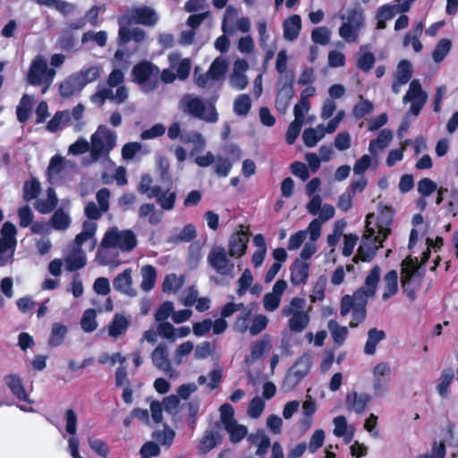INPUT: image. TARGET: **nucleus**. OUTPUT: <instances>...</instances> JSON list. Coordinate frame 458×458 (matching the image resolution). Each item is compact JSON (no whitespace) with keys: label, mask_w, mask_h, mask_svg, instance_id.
<instances>
[{"label":"nucleus","mask_w":458,"mask_h":458,"mask_svg":"<svg viewBox=\"0 0 458 458\" xmlns=\"http://www.w3.org/2000/svg\"><path fill=\"white\" fill-rule=\"evenodd\" d=\"M386 337V334L383 330H379L377 328H371L368 332V340L366 342L364 347V352L368 355H372L375 353L377 345L384 340Z\"/></svg>","instance_id":"09e8293b"},{"label":"nucleus","mask_w":458,"mask_h":458,"mask_svg":"<svg viewBox=\"0 0 458 458\" xmlns=\"http://www.w3.org/2000/svg\"><path fill=\"white\" fill-rule=\"evenodd\" d=\"M56 72L48 68L46 58L43 55H37L30 64L27 73V81L34 86H43L42 94H45L51 86Z\"/></svg>","instance_id":"6e6552de"},{"label":"nucleus","mask_w":458,"mask_h":458,"mask_svg":"<svg viewBox=\"0 0 458 458\" xmlns=\"http://www.w3.org/2000/svg\"><path fill=\"white\" fill-rule=\"evenodd\" d=\"M377 165V157H374L371 154L361 156L353 165V172L357 175H363L366 170L372 165Z\"/></svg>","instance_id":"13d9d810"},{"label":"nucleus","mask_w":458,"mask_h":458,"mask_svg":"<svg viewBox=\"0 0 458 458\" xmlns=\"http://www.w3.org/2000/svg\"><path fill=\"white\" fill-rule=\"evenodd\" d=\"M249 242V233L245 231H238L233 233L228 242V251L233 258H241L246 252Z\"/></svg>","instance_id":"cd10ccee"},{"label":"nucleus","mask_w":458,"mask_h":458,"mask_svg":"<svg viewBox=\"0 0 458 458\" xmlns=\"http://www.w3.org/2000/svg\"><path fill=\"white\" fill-rule=\"evenodd\" d=\"M320 235V225L318 222L312 220L309 224V241L304 243L300 257L297 259L307 262V260L318 251L317 241L319 239Z\"/></svg>","instance_id":"4be33fe9"},{"label":"nucleus","mask_w":458,"mask_h":458,"mask_svg":"<svg viewBox=\"0 0 458 458\" xmlns=\"http://www.w3.org/2000/svg\"><path fill=\"white\" fill-rule=\"evenodd\" d=\"M207 260L208 265L219 275L233 277L234 264L228 259L225 248L220 246L212 248Z\"/></svg>","instance_id":"f3484780"},{"label":"nucleus","mask_w":458,"mask_h":458,"mask_svg":"<svg viewBox=\"0 0 458 458\" xmlns=\"http://www.w3.org/2000/svg\"><path fill=\"white\" fill-rule=\"evenodd\" d=\"M221 436L214 428L207 429L201 437L198 449L201 454H206L221 442Z\"/></svg>","instance_id":"58836bf2"},{"label":"nucleus","mask_w":458,"mask_h":458,"mask_svg":"<svg viewBox=\"0 0 458 458\" xmlns=\"http://www.w3.org/2000/svg\"><path fill=\"white\" fill-rule=\"evenodd\" d=\"M342 25L339 28V36L347 43L358 41L360 33L365 25V16L360 9H352L347 14L341 16Z\"/></svg>","instance_id":"1a4fd4ad"},{"label":"nucleus","mask_w":458,"mask_h":458,"mask_svg":"<svg viewBox=\"0 0 458 458\" xmlns=\"http://www.w3.org/2000/svg\"><path fill=\"white\" fill-rule=\"evenodd\" d=\"M98 229V225L93 221H85L82 225V231L76 235L72 244L82 248L86 244V249L92 251L97 245V238L95 236Z\"/></svg>","instance_id":"5701e85b"},{"label":"nucleus","mask_w":458,"mask_h":458,"mask_svg":"<svg viewBox=\"0 0 458 458\" xmlns=\"http://www.w3.org/2000/svg\"><path fill=\"white\" fill-rule=\"evenodd\" d=\"M155 367L162 370L169 377H177L178 372L173 368L168 359V351L165 344H159L151 353Z\"/></svg>","instance_id":"aec40b11"},{"label":"nucleus","mask_w":458,"mask_h":458,"mask_svg":"<svg viewBox=\"0 0 458 458\" xmlns=\"http://www.w3.org/2000/svg\"><path fill=\"white\" fill-rule=\"evenodd\" d=\"M170 68L176 71V75L180 80H185L191 71V61L188 58L182 59L177 53H172L168 56Z\"/></svg>","instance_id":"f704fd0d"},{"label":"nucleus","mask_w":458,"mask_h":458,"mask_svg":"<svg viewBox=\"0 0 458 458\" xmlns=\"http://www.w3.org/2000/svg\"><path fill=\"white\" fill-rule=\"evenodd\" d=\"M57 204L56 194L52 188H48L47 191V198L40 199L36 202V208L42 214L50 213Z\"/></svg>","instance_id":"8fccbe9b"},{"label":"nucleus","mask_w":458,"mask_h":458,"mask_svg":"<svg viewBox=\"0 0 458 458\" xmlns=\"http://www.w3.org/2000/svg\"><path fill=\"white\" fill-rule=\"evenodd\" d=\"M414 0H396L394 5L385 4L381 6L377 13L378 30L386 28V21L392 19L395 14L407 12Z\"/></svg>","instance_id":"6ab92c4d"},{"label":"nucleus","mask_w":458,"mask_h":458,"mask_svg":"<svg viewBox=\"0 0 458 458\" xmlns=\"http://www.w3.org/2000/svg\"><path fill=\"white\" fill-rule=\"evenodd\" d=\"M17 229L10 222H5L0 230V266H5L13 257Z\"/></svg>","instance_id":"2eb2a0df"},{"label":"nucleus","mask_w":458,"mask_h":458,"mask_svg":"<svg viewBox=\"0 0 458 458\" xmlns=\"http://www.w3.org/2000/svg\"><path fill=\"white\" fill-rule=\"evenodd\" d=\"M227 68L228 62L226 58L223 56L216 57L209 67V75L218 83L224 78Z\"/></svg>","instance_id":"864d4df0"},{"label":"nucleus","mask_w":458,"mask_h":458,"mask_svg":"<svg viewBox=\"0 0 458 458\" xmlns=\"http://www.w3.org/2000/svg\"><path fill=\"white\" fill-rule=\"evenodd\" d=\"M324 124H318L315 128L305 129L302 140L306 147L312 148L325 137Z\"/></svg>","instance_id":"a18cd8bd"},{"label":"nucleus","mask_w":458,"mask_h":458,"mask_svg":"<svg viewBox=\"0 0 458 458\" xmlns=\"http://www.w3.org/2000/svg\"><path fill=\"white\" fill-rule=\"evenodd\" d=\"M280 88L278 89L276 99V107L278 112L285 113L292 98L293 97V76H285V81H280Z\"/></svg>","instance_id":"b1692460"},{"label":"nucleus","mask_w":458,"mask_h":458,"mask_svg":"<svg viewBox=\"0 0 458 458\" xmlns=\"http://www.w3.org/2000/svg\"><path fill=\"white\" fill-rule=\"evenodd\" d=\"M393 139V134L389 130H382L377 138L370 140L369 145V151L374 157H377L379 152L385 149Z\"/></svg>","instance_id":"a19ab883"},{"label":"nucleus","mask_w":458,"mask_h":458,"mask_svg":"<svg viewBox=\"0 0 458 458\" xmlns=\"http://www.w3.org/2000/svg\"><path fill=\"white\" fill-rule=\"evenodd\" d=\"M451 41L447 38L441 39L436 46L432 57L436 63L441 62L450 52Z\"/></svg>","instance_id":"774afa93"},{"label":"nucleus","mask_w":458,"mask_h":458,"mask_svg":"<svg viewBox=\"0 0 458 458\" xmlns=\"http://www.w3.org/2000/svg\"><path fill=\"white\" fill-rule=\"evenodd\" d=\"M251 106L250 98L247 94L238 96L233 101V111L237 115H246Z\"/></svg>","instance_id":"680f3d73"},{"label":"nucleus","mask_w":458,"mask_h":458,"mask_svg":"<svg viewBox=\"0 0 458 458\" xmlns=\"http://www.w3.org/2000/svg\"><path fill=\"white\" fill-rule=\"evenodd\" d=\"M370 399L371 397L369 394L352 392L346 395V405L349 410L360 414L367 409Z\"/></svg>","instance_id":"7c9ffc66"},{"label":"nucleus","mask_w":458,"mask_h":458,"mask_svg":"<svg viewBox=\"0 0 458 458\" xmlns=\"http://www.w3.org/2000/svg\"><path fill=\"white\" fill-rule=\"evenodd\" d=\"M184 283L183 276H176L175 274L167 275L163 282V292L165 293H175L181 289Z\"/></svg>","instance_id":"5fc2aeb1"},{"label":"nucleus","mask_w":458,"mask_h":458,"mask_svg":"<svg viewBox=\"0 0 458 458\" xmlns=\"http://www.w3.org/2000/svg\"><path fill=\"white\" fill-rule=\"evenodd\" d=\"M158 17L155 11L149 7H137L131 9L128 13L119 20V40L121 44H126L130 41L129 26L131 24H142L152 26L156 24Z\"/></svg>","instance_id":"39448f33"},{"label":"nucleus","mask_w":458,"mask_h":458,"mask_svg":"<svg viewBox=\"0 0 458 458\" xmlns=\"http://www.w3.org/2000/svg\"><path fill=\"white\" fill-rule=\"evenodd\" d=\"M63 207L69 208V201L63 202ZM72 223L71 216L68 212H65L64 208H60L55 211L49 220L51 226L57 231H65L68 229Z\"/></svg>","instance_id":"c9c22d12"},{"label":"nucleus","mask_w":458,"mask_h":458,"mask_svg":"<svg viewBox=\"0 0 458 458\" xmlns=\"http://www.w3.org/2000/svg\"><path fill=\"white\" fill-rule=\"evenodd\" d=\"M391 373L390 364L385 361L378 362L372 368L371 385L375 397L382 398L389 393Z\"/></svg>","instance_id":"4468645a"},{"label":"nucleus","mask_w":458,"mask_h":458,"mask_svg":"<svg viewBox=\"0 0 458 458\" xmlns=\"http://www.w3.org/2000/svg\"><path fill=\"white\" fill-rule=\"evenodd\" d=\"M87 259L81 247L69 244L66 249L64 263L69 271L78 270L86 265Z\"/></svg>","instance_id":"a878e982"},{"label":"nucleus","mask_w":458,"mask_h":458,"mask_svg":"<svg viewBox=\"0 0 458 458\" xmlns=\"http://www.w3.org/2000/svg\"><path fill=\"white\" fill-rule=\"evenodd\" d=\"M393 210L380 207L377 214L369 213L366 216L365 231L353 260L370 262L377 250L383 247L384 241L391 233Z\"/></svg>","instance_id":"f257e3e1"},{"label":"nucleus","mask_w":458,"mask_h":458,"mask_svg":"<svg viewBox=\"0 0 458 458\" xmlns=\"http://www.w3.org/2000/svg\"><path fill=\"white\" fill-rule=\"evenodd\" d=\"M270 348V343L268 340L261 339L254 343L251 346V352L249 356L246 357L245 361L247 364H252L257 360L262 357V355L267 352Z\"/></svg>","instance_id":"603ef678"},{"label":"nucleus","mask_w":458,"mask_h":458,"mask_svg":"<svg viewBox=\"0 0 458 458\" xmlns=\"http://www.w3.org/2000/svg\"><path fill=\"white\" fill-rule=\"evenodd\" d=\"M152 180L149 175L145 174L141 177L139 191L146 194L148 198L152 199L154 197H158L161 192V188L159 186L151 187Z\"/></svg>","instance_id":"052dcab7"},{"label":"nucleus","mask_w":458,"mask_h":458,"mask_svg":"<svg viewBox=\"0 0 458 458\" xmlns=\"http://www.w3.org/2000/svg\"><path fill=\"white\" fill-rule=\"evenodd\" d=\"M284 38L286 40L293 41L296 39L301 30V20L298 14H293L287 18L283 24Z\"/></svg>","instance_id":"79ce46f5"},{"label":"nucleus","mask_w":458,"mask_h":458,"mask_svg":"<svg viewBox=\"0 0 458 458\" xmlns=\"http://www.w3.org/2000/svg\"><path fill=\"white\" fill-rule=\"evenodd\" d=\"M374 63V55L368 50L367 46H362L360 48L359 57L357 60V66L364 72H369L372 69Z\"/></svg>","instance_id":"6e6d98bb"},{"label":"nucleus","mask_w":458,"mask_h":458,"mask_svg":"<svg viewBox=\"0 0 458 458\" xmlns=\"http://www.w3.org/2000/svg\"><path fill=\"white\" fill-rule=\"evenodd\" d=\"M328 329L331 332L334 341L337 344H342L344 342L348 335V330L346 327H341L338 325L336 321L330 320L328 322Z\"/></svg>","instance_id":"69168bd1"},{"label":"nucleus","mask_w":458,"mask_h":458,"mask_svg":"<svg viewBox=\"0 0 458 458\" xmlns=\"http://www.w3.org/2000/svg\"><path fill=\"white\" fill-rule=\"evenodd\" d=\"M117 134L105 125H99L97 131L91 135L90 155L93 160L108 157L111 150L115 147Z\"/></svg>","instance_id":"423d86ee"},{"label":"nucleus","mask_w":458,"mask_h":458,"mask_svg":"<svg viewBox=\"0 0 458 458\" xmlns=\"http://www.w3.org/2000/svg\"><path fill=\"white\" fill-rule=\"evenodd\" d=\"M311 366L312 355L310 353L301 355L288 370L283 382V389L287 392L293 390L308 375Z\"/></svg>","instance_id":"f8f14e48"},{"label":"nucleus","mask_w":458,"mask_h":458,"mask_svg":"<svg viewBox=\"0 0 458 458\" xmlns=\"http://www.w3.org/2000/svg\"><path fill=\"white\" fill-rule=\"evenodd\" d=\"M427 245L428 249L422 253L420 265H419L417 258L408 257L402 262L401 286L403 293L411 301L415 300L416 292L420 286L421 275L419 272L420 267L424 265L428 259L431 248L437 251L442 247L443 239L441 237H437L436 240L428 238Z\"/></svg>","instance_id":"7ed1b4c3"},{"label":"nucleus","mask_w":458,"mask_h":458,"mask_svg":"<svg viewBox=\"0 0 458 458\" xmlns=\"http://www.w3.org/2000/svg\"><path fill=\"white\" fill-rule=\"evenodd\" d=\"M398 274L395 270L388 271L383 277L381 291L382 300L384 301H388L390 298L394 296L398 292Z\"/></svg>","instance_id":"c756f323"},{"label":"nucleus","mask_w":458,"mask_h":458,"mask_svg":"<svg viewBox=\"0 0 458 458\" xmlns=\"http://www.w3.org/2000/svg\"><path fill=\"white\" fill-rule=\"evenodd\" d=\"M84 89V85L76 73L64 80L59 86V91L62 97L70 98Z\"/></svg>","instance_id":"4c0bfd02"},{"label":"nucleus","mask_w":458,"mask_h":458,"mask_svg":"<svg viewBox=\"0 0 458 458\" xmlns=\"http://www.w3.org/2000/svg\"><path fill=\"white\" fill-rule=\"evenodd\" d=\"M73 165L71 161L65 160L59 155L54 156L49 162L47 174L51 183L56 182L62 176L63 171L67 167H72Z\"/></svg>","instance_id":"c85d7f7f"},{"label":"nucleus","mask_w":458,"mask_h":458,"mask_svg":"<svg viewBox=\"0 0 458 458\" xmlns=\"http://www.w3.org/2000/svg\"><path fill=\"white\" fill-rule=\"evenodd\" d=\"M67 125V114L65 112L58 111L51 118L47 125L50 132H55Z\"/></svg>","instance_id":"338daca9"},{"label":"nucleus","mask_w":458,"mask_h":458,"mask_svg":"<svg viewBox=\"0 0 458 458\" xmlns=\"http://www.w3.org/2000/svg\"><path fill=\"white\" fill-rule=\"evenodd\" d=\"M180 106L183 112L206 122L215 123L218 119V114L213 105H206L200 98L192 95L184 96Z\"/></svg>","instance_id":"9b49d317"},{"label":"nucleus","mask_w":458,"mask_h":458,"mask_svg":"<svg viewBox=\"0 0 458 458\" xmlns=\"http://www.w3.org/2000/svg\"><path fill=\"white\" fill-rule=\"evenodd\" d=\"M454 377V370L453 369H445L442 371L437 381L436 389L442 398H447L450 394V386Z\"/></svg>","instance_id":"37998d69"},{"label":"nucleus","mask_w":458,"mask_h":458,"mask_svg":"<svg viewBox=\"0 0 458 458\" xmlns=\"http://www.w3.org/2000/svg\"><path fill=\"white\" fill-rule=\"evenodd\" d=\"M84 26L83 21H79L73 23H71L69 26V30H65L62 32L61 37L58 38L57 45L58 47L64 50L70 51L74 47L75 39L73 36L71 34L72 30H78Z\"/></svg>","instance_id":"c03bdc74"},{"label":"nucleus","mask_w":458,"mask_h":458,"mask_svg":"<svg viewBox=\"0 0 458 458\" xmlns=\"http://www.w3.org/2000/svg\"><path fill=\"white\" fill-rule=\"evenodd\" d=\"M102 68L98 65H93L85 69H82L81 72H77V76L84 85V87L96 81L101 72Z\"/></svg>","instance_id":"bf43d9fd"},{"label":"nucleus","mask_w":458,"mask_h":458,"mask_svg":"<svg viewBox=\"0 0 458 458\" xmlns=\"http://www.w3.org/2000/svg\"><path fill=\"white\" fill-rule=\"evenodd\" d=\"M423 30L422 23H418L409 33H407L403 39V46L408 47L411 45L413 50L419 53L422 49V44L420 41V37Z\"/></svg>","instance_id":"3c124183"},{"label":"nucleus","mask_w":458,"mask_h":458,"mask_svg":"<svg viewBox=\"0 0 458 458\" xmlns=\"http://www.w3.org/2000/svg\"><path fill=\"white\" fill-rule=\"evenodd\" d=\"M67 334V327L60 323H55L52 326L49 344L51 346L60 345Z\"/></svg>","instance_id":"e2e57ef3"},{"label":"nucleus","mask_w":458,"mask_h":458,"mask_svg":"<svg viewBox=\"0 0 458 458\" xmlns=\"http://www.w3.org/2000/svg\"><path fill=\"white\" fill-rule=\"evenodd\" d=\"M412 76L411 64L407 60H401L394 73L392 90L394 94H399L403 85H405Z\"/></svg>","instance_id":"393cba45"},{"label":"nucleus","mask_w":458,"mask_h":458,"mask_svg":"<svg viewBox=\"0 0 458 458\" xmlns=\"http://www.w3.org/2000/svg\"><path fill=\"white\" fill-rule=\"evenodd\" d=\"M287 288V282L280 279L273 285L272 291L267 293L263 297V308L267 312L276 310L281 303V300L284 291Z\"/></svg>","instance_id":"412c9836"},{"label":"nucleus","mask_w":458,"mask_h":458,"mask_svg":"<svg viewBox=\"0 0 458 458\" xmlns=\"http://www.w3.org/2000/svg\"><path fill=\"white\" fill-rule=\"evenodd\" d=\"M130 318L123 314H115L108 326V335L113 338H118L125 334L130 325Z\"/></svg>","instance_id":"ea45409f"},{"label":"nucleus","mask_w":458,"mask_h":458,"mask_svg":"<svg viewBox=\"0 0 458 458\" xmlns=\"http://www.w3.org/2000/svg\"><path fill=\"white\" fill-rule=\"evenodd\" d=\"M220 420L228 433L230 440L233 443H238L242 440L248 433V429L244 425L239 424L234 420V410L229 403H224L220 406Z\"/></svg>","instance_id":"ddd939ff"},{"label":"nucleus","mask_w":458,"mask_h":458,"mask_svg":"<svg viewBox=\"0 0 458 458\" xmlns=\"http://www.w3.org/2000/svg\"><path fill=\"white\" fill-rule=\"evenodd\" d=\"M33 97L30 95H24L17 106V118L21 123L26 122L30 114V111L33 106Z\"/></svg>","instance_id":"4d7b16f0"},{"label":"nucleus","mask_w":458,"mask_h":458,"mask_svg":"<svg viewBox=\"0 0 458 458\" xmlns=\"http://www.w3.org/2000/svg\"><path fill=\"white\" fill-rule=\"evenodd\" d=\"M131 81L137 83L143 92L150 93L159 85V68L150 62H140L132 69Z\"/></svg>","instance_id":"0eeeda50"},{"label":"nucleus","mask_w":458,"mask_h":458,"mask_svg":"<svg viewBox=\"0 0 458 458\" xmlns=\"http://www.w3.org/2000/svg\"><path fill=\"white\" fill-rule=\"evenodd\" d=\"M141 284L140 288L144 292L152 290L155 286L157 280V270L151 265H145L140 269Z\"/></svg>","instance_id":"de8ad7c7"},{"label":"nucleus","mask_w":458,"mask_h":458,"mask_svg":"<svg viewBox=\"0 0 458 458\" xmlns=\"http://www.w3.org/2000/svg\"><path fill=\"white\" fill-rule=\"evenodd\" d=\"M310 272V263L297 259L291 267V282L293 285H301L307 282Z\"/></svg>","instance_id":"473e14b6"},{"label":"nucleus","mask_w":458,"mask_h":458,"mask_svg":"<svg viewBox=\"0 0 458 458\" xmlns=\"http://www.w3.org/2000/svg\"><path fill=\"white\" fill-rule=\"evenodd\" d=\"M131 269L127 268L118 274L113 281L114 288L129 296H135L136 291L132 288Z\"/></svg>","instance_id":"2f4dec72"},{"label":"nucleus","mask_w":458,"mask_h":458,"mask_svg":"<svg viewBox=\"0 0 458 458\" xmlns=\"http://www.w3.org/2000/svg\"><path fill=\"white\" fill-rule=\"evenodd\" d=\"M249 68V64L244 59H237L233 64V72L229 77L230 85L238 89L242 90L248 85V79L245 75V72Z\"/></svg>","instance_id":"bb28decb"},{"label":"nucleus","mask_w":458,"mask_h":458,"mask_svg":"<svg viewBox=\"0 0 458 458\" xmlns=\"http://www.w3.org/2000/svg\"><path fill=\"white\" fill-rule=\"evenodd\" d=\"M334 435L337 437H344L345 443L352 442L354 437V428L349 425L344 416L339 415L333 420Z\"/></svg>","instance_id":"72a5a7b5"},{"label":"nucleus","mask_w":458,"mask_h":458,"mask_svg":"<svg viewBox=\"0 0 458 458\" xmlns=\"http://www.w3.org/2000/svg\"><path fill=\"white\" fill-rule=\"evenodd\" d=\"M380 274L381 269L379 266H374L367 276L364 285L357 290L352 296L345 295L343 298L341 315L346 316L352 312V320L350 322L352 327H357L364 320L367 301L376 293Z\"/></svg>","instance_id":"f03ea898"},{"label":"nucleus","mask_w":458,"mask_h":458,"mask_svg":"<svg viewBox=\"0 0 458 458\" xmlns=\"http://www.w3.org/2000/svg\"><path fill=\"white\" fill-rule=\"evenodd\" d=\"M306 300L293 297L287 305L282 309V315L288 318V328L291 332L299 334L303 332L310 322V310H306Z\"/></svg>","instance_id":"20e7f679"},{"label":"nucleus","mask_w":458,"mask_h":458,"mask_svg":"<svg viewBox=\"0 0 458 458\" xmlns=\"http://www.w3.org/2000/svg\"><path fill=\"white\" fill-rule=\"evenodd\" d=\"M248 440L257 446V455L259 456V458H263V455L267 452L270 446L269 437L262 431H257L255 434L250 435Z\"/></svg>","instance_id":"49530a36"},{"label":"nucleus","mask_w":458,"mask_h":458,"mask_svg":"<svg viewBox=\"0 0 458 458\" xmlns=\"http://www.w3.org/2000/svg\"><path fill=\"white\" fill-rule=\"evenodd\" d=\"M81 326L82 330L87 333L92 332L98 327L95 310L88 309L84 311L81 318Z\"/></svg>","instance_id":"0e129e2a"},{"label":"nucleus","mask_w":458,"mask_h":458,"mask_svg":"<svg viewBox=\"0 0 458 458\" xmlns=\"http://www.w3.org/2000/svg\"><path fill=\"white\" fill-rule=\"evenodd\" d=\"M6 386L9 387L13 394L19 400L29 403L33 402L30 399L21 378L16 375H9L4 378Z\"/></svg>","instance_id":"e433bc0d"},{"label":"nucleus","mask_w":458,"mask_h":458,"mask_svg":"<svg viewBox=\"0 0 458 458\" xmlns=\"http://www.w3.org/2000/svg\"><path fill=\"white\" fill-rule=\"evenodd\" d=\"M251 22L249 17L239 16L238 11L233 6H228L225 12L222 30L225 34L232 35L235 32L249 33Z\"/></svg>","instance_id":"dca6fc26"},{"label":"nucleus","mask_w":458,"mask_h":458,"mask_svg":"<svg viewBox=\"0 0 458 458\" xmlns=\"http://www.w3.org/2000/svg\"><path fill=\"white\" fill-rule=\"evenodd\" d=\"M137 245V239L131 230H119L112 227L106 232L101 243V249L117 248L122 251H131Z\"/></svg>","instance_id":"9d476101"},{"label":"nucleus","mask_w":458,"mask_h":458,"mask_svg":"<svg viewBox=\"0 0 458 458\" xmlns=\"http://www.w3.org/2000/svg\"><path fill=\"white\" fill-rule=\"evenodd\" d=\"M427 99L428 95L422 90L420 81L416 79L412 80L410 82L408 91L403 98V102L404 104L408 102L411 103L409 113L414 116L419 115L423 106L426 104Z\"/></svg>","instance_id":"a211bd4d"}]
</instances>
